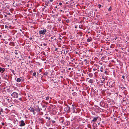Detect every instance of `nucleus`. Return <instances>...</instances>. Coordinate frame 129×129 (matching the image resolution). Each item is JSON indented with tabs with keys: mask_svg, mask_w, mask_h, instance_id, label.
Here are the masks:
<instances>
[{
	"mask_svg": "<svg viewBox=\"0 0 129 129\" xmlns=\"http://www.w3.org/2000/svg\"><path fill=\"white\" fill-rule=\"evenodd\" d=\"M51 87L54 88L57 85V82L54 81L53 79L51 80Z\"/></svg>",
	"mask_w": 129,
	"mask_h": 129,
	"instance_id": "nucleus-1",
	"label": "nucleus"
},
{
	"mask_svg": "<svg viewBox=\"0 0 129 129\" xmlns=\"http://www.w3.org/2000/svg\"><path fill=\"white\" fill-rule=\"evenodd\" d=\"M46 29H45L43 30H40L39 31V34L41 36L44 35L46 32Z\"/></svg>",
	"mask_w": 129,
	"mask_h": 129,
	"instance_id": "nucleus-2",
	"label": "nucleus"
},
{
	"mask_svg": "<svg viewBox=\"0 0 129 129\" xmlns=\"http://www.w3.org/2000/svg\"><path fill=\"white\" fill-rule=\"evenodd\" d=\"M11 95L13 98H18V93L15 92L12 93Z\"/></svg>",
	"mask_w": 129,
	"mask_h": 129,
	"instance_id": "nucleus-3",
	"label": "nucleus"
},
{
	"mask_svg": "<svg viewBox=\"0 0 129 129\" xmlns=\"http://www.w3.org/2000/svg\"><path fill=\"white\" fill-rule=\"evenodd\" d=\"M70 107L69 106H67L66 107H65L64 109V111L68 113H69L70 112Z\"/></svg>",
	"mask_w": 129,
	"mask_h": 129,
	"instance_id": "nucleus-4",
	"label": "nucleus"
},
{
	"mask_svg": "<svg viewBox=\"0 0 129 129\" xmlns=\"http://www.w3.org/2000/svg\"><path fill=\"white\" fill-rule=\"evenodd\" d=\"M34 109L35 111H36L38 113H39L40 112L39 107L38 105L35 106Z\"/></svg>",
	"mask_w": 129,
	"mask_h": 129,
	"instance_id": "nucleus-5",
	"label": "nucleus"
},
{
	"mask_svg": "<svg viewBox=\"0 0 129 129\" xmlns=\"http://www.w3.org/2000/svg\"><path fill=\"white\" fill-rule=\"evenodd\" d=\"M20 126H23L25 125V123H24V121L23 120L20 121Z\"/></svg>",
	"mask_w": 129,
	"mask_h": 129,
	"instance_id": "nucleus-6",
	"label": "nucleus"
},
{
	"mask_svg": "<svg viewBox=\"0 0 129 129\" xmlns=\"http://www.w3.org/2000/svg\"><path fill=\"white\" fill-rule=\"evenodd\" d=\"M42 124H43L44 123V120L43 118H39L38 120Z\"/></svg>",
	"mask_w": 129,
	"mask_h": 129,
	"instance_id": "nucleus-7",
	"label": "nucleus"
},
{
	"mask_svg": "<svg viewBox=\"0 0 129 129\" xmlns=\"http://www.w3.org/2000/svg\"><path fill=\"white\" fill-rule=\"evenodd\" d=\"M30 112H31L33 113V114L34 115L35 114V112L34 109L33 107H30Z\"/></svg>",
	"mask_w": 129,
	"mask_h": 129,
	"instance_id": "nucleus-8",
	"label": "nucleus"
},
{
	"mask_svg": "<svg viewBox=\"0 0 129 129\" xmlns=\"http://www.w3.org/2000/svg\"><path fill=\"white\" fill-rule=\"evenodd\" d=\"M105 70V68H104L103 66H102L100 68V71L101 72H103Z\"/></svg>",
	"mask_w": 129,
	"mask_h": 129,
	"instance_id": "nucleus-9",
	"label": "nucleus"
},
{
	"mask_svg": "<svg viewBox=\"0 0 129 129\" xmlns=\"http://www.w3.org/2000/svg\"><path fill=\"white\" fill-rule=\"evenodd\" d=\"M99 117H94L93 119L92 120V121L91 122V123H92V122H95L98 119V118Z\"/></svg>",
	"mask_w": 129,
	"mask_h": 129,
	"instance_id": "nucleus-10",
	"label": "nucleus"
},
{
	"mask_svg": "<svg viewBox=\"0 0 129 129\" xmlns=\"http://www.w3.org/2000/svg\"><path fill=\"white\" fill-rule=\"evenodd\" d=\"M45 5L46 6H48L49 5V1H45Z\"/></svg>",
	"mask_w": 129,
	"mask_h": 129,
	"instance_id": "nucleus-11",
	"label": "nucleus"
},
{
	"mask_svg": "<svg viewBox=\"0 0 129 129\" xmlns=\"http://www.w3.org/2000/svg\"><path fill=\"white\" fill-rule=\"evenodd\" d=\"M5 70V69L4 68H2L0 67V73H3Z\"/></svg>",
	"mask_w": 129,
	"mask_h": 129,
	"instance_id": "nucleus-12",
	"label": "nucleus"
},
{
	"mask_svg": "<svg viewBox=\"0 0 129 129\" xmlns=\"http://www.w3.org/2000/svg\"><path fill=\"white\" fill-rule=\"evenodd\" d=\"M64 119L63 118H61L59 119V121L60 122L62 123L64 122Z\"/></svg>",
	"mask_w": 129,
	"mask_h": 129,
	"instance_id": "nucleus-13",
	"label": "nucleus"
},
{
	"mask_svg": "<svg viewBox=\"0 0 129 129\" xmlns=\"http://www.w3.org/2000/svg\"><path fill=\"white\" fill-rule=\"evenodd\" d=\"M21 81V79L19 78H18L17 79L16 81L18 82H19Z\"/></svg>",
	"mask_w": 129,
	"mask_h": 129,
	"instance_id": "nucleus-14",
	"label": "nucleus"
},
{
	"mask_svg": "<svg viewBox=\"0 0 129 129\" xmlns=\"http://www.w3.org/2000/svg\"><path fill=\"white\" fill-rule=\"evenodd\" d=\"M88 75L90 77H92L93 76V74L92 73H90L88 74Z\"/></svg>",
	"mask_w": 129,
	"mask_h": 129,
	"instance_id": "nucleus-15",
	"label": "nucleus"
},
{
	"mask_svg": "<svg viewBox=\"0 0 129 129\" xmlns=\"http://www.w3.org/2000/svg\"><path fill=\"white\" fill-rule=\"evenodd\" d=\"M48 74V72H46L43 74V75L45 76H47Z\"/></svg>",
	"mask_w": 129,
	"mask_h": 129,
	"instance_id": "nucleus-16",
	"label": "nucleus"
},
{
	"mask_svg": "<svg viewBox=\"0 0 129 129\" xmlns=\"http://www.w3.org/2000/svg\"><path fill=\"white\" fill-rule=\"evenodd\" d=\"M126 99L125 98H123V99L122 100V102L123 103L124 102L126 101Z\"/></svg>",
	"mask_w": 129,
	"mask_h": 129,
	"instance_id": "nucleus-17",
	"label": "nucleus"
},
{
	"mask_svg": "<svg viewBox=\"0 0 129 129\" xmlns=\"http://www.w3.org/2000/svg\"><path fill=\"white\" fill-rule=\"evenodd\" d=\"M92 40V39H87V42H91V41Z\"/></svg>",
	"mask_w": 129,
	"mask_h": 129,
	"instance_id": "nucleus-18",
	"label": "nucleus"
},
{
	"mask_svg": "<svg viewBox=\"0 0 129 129\" xmlns=\"http://www.w3.org/2000/svg\"><path fill=\"white\" fill-rule=\"evenodd\" d=\"M93 82V80L92 79H90L88 81V82L91 83H92Z\"/></svg>",
	"mask_w": 129,
	"mask_h": 129,
	"instance_id": "nucleus-19",
	"label": "nucleus"
},
{
	"mask_svg": "<svg viewBox=\"0 0 129 129\" xmlns=\"http://www.w3.org/2000/svg\"><path fill=\"white\" fill-rule=\"evenodd\" d=\"M14 102L16 103H18V101L16 99H15L14 100Z\"/></svg>",
	"mask_w": 129,
	"mask_h": 129,
	"instance_id": "nucleus-20",
	"label": "nucleus"
},
{
	"mask_svg": "<svg viewBox=\"0 0 129 129\" xmlns=\"http://www.w3.org/2000/svg\"><path fill=\"white\" fill-rule=\"evenodd\" d=\"M103 72L104 74H105L106 75L108 74L107 72L105 70H104V71Z\"/></svg>",
	"mask_w": 129,
	"mask_h": 129,
	"instance_id": "nucleus-21",
	"label": "nucleus"
},
{
	"mask_svg": "<svg viewBox=\"0 0 129 129\" xmlns=\"http://www.w3.org/2000/svg\"><path fill=\"white\" fill-rule=\"evenodd\" d=\"M5 78L7 80L8 79L9 77H8L7 75H6L5 77Z\"/></svg>",
	"mask_w": 129,
	"mask_h": 129,
	"instance_id": "nucleus-22",
	"label": "nucleus"
},
{
	"mask_svg": "<svg viewBox=\"0 0 129 129\" xmlns=\"http://www.w3.org/2000/svg\"><path fill=\"white\" fill-rule=\"evenodd\" d=\"M102 78L103 79V80L102 81V82H101L102 83H104V81L105 80V78H104L103 77H102Z\"/></svg>",
	"mask_w": 129,
	"mask_h": 129,
	"instance_id": "nucleus-23",
	"label": "nucleus"
},
{
	"mask_svg": "<svg viewBox=\"0 0 129 129\" xmlns=\"http://www.w3.org/2000/svg\"><path fill=\"white\" fill-rule=\"evenodd\" d=\"M60 62L64 64V63L65 61L63 60H61L60 61Z\"/></svg>",
	"mask_w": 129,
	"mask_h": 129,
	"instance_id": "nucleus-24",
	"label": "nucleus"
},
{
	"mask_svg": "<svg viewBox=\"0 0 129 129\" xmlns=\"http://www.w3.org/2000/svg\"><path fill=\"white\" fill-rule=\"evenodd\" d=\"M76 109V107H73V112H75V109Z\"/></svg>",
	"mask_w": 129,
	"mask_h": 129,
	"instance_id": "nucleus-25",
	"label": "nucleus"
},
{
	"mask_svg": "<svg viewBox=\"0 0 129 129\" xmlns=\"http://www.w3.org/2000/svg\"><path fill=\"white\" fill-rule=\"evenodd\" d=\"M49 97L48 96H47L46 98V100L47 101H48L49 100Z\"/></svg>",
	"mask_w": 129,
	"mask_h": 129,
	"instance_id": "nucleus-26",
	"label": "nucleus"
},
{
	"mask_svg": "<svg viewBox=\"0 0 129 129\" xmlns=\"http://www.w3.org/2000/svg\"><path fill=\"white\" fill-rule=\"evenodd\" d=\"M6 14L7 15H11V14H10V13H9V12H6Z\"/></svg>",
	"mask_w": 129,
	"mask_h": 129,
	"instance_id": "nucleus-27",
	"label": "nucleus"
},
{
	"mask_svg": "<svg viewBox=\"0 0 129 129\" xmlns=\"http://www.w3.org/2000/svg\"><path fill=\"white\" fill-rule=\"evenodd\" d=\"M1 113H3V109L1 108L0 109Z\"/></svg>",
	"mask_w": 129,
	"mask_h": 129,
	"instance_id": "nucleus-28",
	"label": "nucleus"
},
{
	"mask_svg": "<svg viewBox=\"0 0 129 129\" xmlns=\"http://www.w3.org/2000/svg\"><path fill=\"white\" fill-rule=\"evenodd\" d=\"M66 22L67 23H68L70 22V20L69 19H67L66 21Z\"/></svg>",
	"mask_w": 129,
	"mask_h": 129,
	"instance_id": "nucleus-29",
	"label": "nucleus"
},
{
	"mask_svg": "<svg viewBox=\"0 0 129 129\" xmlns=\"http://www.w3.org/2000/svg\"><path fill=\"white\" fill-rule=\"evenodd\" d=\"M112 9V8L111 7H110L109 8L108 10L109 11H111Z\"/></svg>",
	"mask_w": 129,
	"mask_h": 129,
	"instance_id": "nucleus-30",
	"label": "nucleus"
},
{
	"mask_svg": "<svg viewBox=\"0 0 129 129\" xmlns=\"http://www.w3.org/2000/svg\"><path fill=\"white\" fill-rule=\"evenodd\" d=\"M18 53H20V52L19 51H18ZM14 53H15V54L16 55H17L18 54V52H14Z\"/></svg>",
	"mask_w": 129,
	"mask_h": 129,
	"instance_id": "nucleus-31",
	"label": "nucleus"
},
{
	"mask_svg": "<svg viewBox=\"0 0 129 129\" xmlns=\"http://www.w3.org/2000/svg\"><path fill=\"white\" fill-rule=\"evenodd\" d=\"M76 92H74L73 93V95L76 96Z\"/></svg>",
	"mask_w": 129,
	"mask_h": 129,
	"instance_id": "nucleus-32",
	"label": "nucleus"
},
{
	"mask_svg": "<svg viewBox=\"0 0 129 129\" xmlns=\"http://www.w3.org/2000/svg\"><path fill=\"white\" fill-rule=\"evenodd\" d=\"M51 119L50 117H49L48 118V121L49 122H50L51 121Z\"/></svg>",
	"mask_w": 129,
	"mask_h": 129,
	"instance_id": "nucleus-33",
	"label": "nucleus"
},
{
	"mask_svg": "<svg viewBox=\"0 0 129 129\" xmlns=\"http://www.w3.org/2000/svg\"><path fill=\"white\" fill-rule=\"evenodd\" d=\"M36 75V73L35 72H34L33 74V76H35Z\"/></svg>",
	"mask_w": 129,
	"mask_h": 129,
	"instance_id": "nucleus-34",
	"label": "nucleus"
},
{
	"mask_svg": "<svg viewBox=\"0 0 129 129\" xmlns=\"http://www.w3.org/2000/svg\"><path fill=\"white\" fill-rule=\"evenodd\" d=\"M51 121H52V122L53 123H54L56 122V121H55L53 120H51Z\"/></svg>",
	"mask_w": 129,
	"mask_h": 129,
	"instance_id": "nucleus-35",
	"label": "nucleus"
},
{
	"mask_svg": "<svg viewBox=\"0 0 129 129\" xmlns=\"http://www.w3.org/2000/svg\"><path fill=\"white\" fill-rule=\"evenodd\" d=\"M79 36H80L81 37V36H82V35H83V34L82 33H80V34H79Z\"/></svg>",
	"mask_w": 129,
	"mask_h": 129,
	"instance_id": "nucleus-36",
	"label": "nucleus"
},
{
	"mask_svg": "<svg viewBox=\"0 0 129 129\" xmlns=\"http://www.w3.org/2000/svg\"><path fill=\"white\" fill-rule=\"evenodd\" d=\"M82 26V25H80L79 26V27L80 28H81Z\"/></svg>",
	"mask_w": 129,
	"mask_h": 129,
	"instance_id": "nucleus-37",
	"label": "nucleus"
},
{
	"mask_svg": "<svg viewBox=\"0 0 129 129\" xmlns=\"http://www.w3.org/2000/svg\"><path fill=\"white\" fill-rule=\"evenodd\" d=\"M121 89L123 90L125 89L126 88L125 87H121Z\"/></svg>",
	"mask_w": 129,
	"mask_h": 129,
	"instance_id": "nucleus-38",
	"label": "nucleus"
},
{
	"mask_svg": "<svg viewBox=\"0 0 129 129\" xmlns=\"http://www.w3.org/2000/svg\"><path fill=\"white\" fill-rule=\"evenodd\" d=\"M11 71H12V73L14 75H15V74L14 73V71L13 70H12Z\"/></svg>",
	"mask_w": 129,
	"mask_h": 129,
	"instance_id": "nucleus-39",
	"label": "nucleus"
},
{
	"mask_svg": "<svg viewBox=\"0 0 129 129\" xmlns=\"http://www.w3.org/2000/svg\"><path fill=\"white\" fill-rule=\"evenodd\" d=\"M98 68H97V69L94 68L93 69V71H96V70H97V69H98Z\"/></svg>",
	"mask_w": 129,
	"mask_h": 129,
	"instance_id": "nucleus-40",
	"label": "nucleus"
},
{
	"mask_svg": "<svg viewBox=\"0 0 129 129\" xmlns=\"http://www.w3.org/2000/svg\"><path fill=\"white\" fill-rule=\"evenodd\" d=\"M46 105H43V106L42 108H45V107H46Z\"/></svg>",
	"mask_w": 129,
	"mask_h": 129,
	"instance_id": "nucleus-41",
	"label": "nucleus"
},
{
	"mask_svg": "<svg viewBox=\"0 0 129 129\" xmlns=\"http://www.w3.org/2000/svg\"><path fill=\"white\" fill-rule=\"evenodd\" d=\"M61 19L59 18H58V21L59 22L61 20Z\"/></svg>",
	"mask_w": 129,
	"mask_h": 129,
	"instance_id": "nucleus-42",
	"label": "nucleus"
},
{
	"mask_svg": "<svg viewBox=\"0 0 129 129\" xmlns=\"http://www.w3.org/2000/svg\"><path fill=\"white\" fill-rule=\"evenodd\" d=\"M98 6H99V9L100 8H101V5H100V4H99L98 5Z\"/></svg>",
	"mask_w": 129,
	"mask_h": 129,
	"instance_id": "nucleus-43",
	"label": "nucleus"
},
{
	"mask_svg": "<svg viewBox=\"0 0 129 129\" xmlns=\"http://www.w3.org/2000/svg\"><path fill=\"white\" fill-rule=\"evenodd\" d=\"M42 109H43V110L44 111H45L46 109V108L45 107V108H43Z\"/></svg>",
	"mask_w": 129,
	"mask_h": 129,
	"instance_id": "nucleus-44",
	"label": "nucleus"
},
{
	"mask_svg": "<svg viewBox=\"0 0 129 129\" xmlns=\"http://www.w3.org/2000/svg\"><path fill=\"white\" fill-rule=\"evenodd\" d=\"M43 44V45L44 46H46L47 45V44H46L45 43Z\"/></svg>",
	"mask_w": 129,
	"mask_h": 129,
	"instance_id": "nucleus-45",
	"label": "nucleus"
},
{
	"mask_svg": "<svg viewBox=\"0 0 129 129\" xmlns=\"http://www.w3.org/2000/svg\"><path fill=\"white\" fill-rule=\"evenodd\" d=\"M87 60L86 59H85L84 60V61L87 62Z\"/></svg>",
	"mask_w": 129,
	"mask_h": 129,
	"instance_id": "nucleus-46",
	"label": "nucleus"
},
{
	"mask_svg": "<svg viewBox=\"0 0 129 129\" xmlns=\"http://www.w3.org/2000/svg\"><path fill=\"white\" fill-rule=\"evenodd\" d=\"M62 3H59V5H60V6H61L62 5Z\"/></svg>",
	"mask_w": 129,
	"mask_h": 129,
	"instance_id": "nucleus-47",
	"label": "nucleus"
},
{
	"mask_svg": "<svg viewBox=\"0 0 129 129\" xmlns=\"http://www.w3.org/2000/svg\"><path fill=\"white\" fill-rule=\"evenodd\" d=\"M122 77L124 79V78H125V76H124V75H123L122 76Z\"/></svg>",
	"mask_w": 129,
	"mask_h": 129,
	"instance_id": "nucleus-48",
	"label": "nucleus"
},
{
	"mask_svg": "<svg viewBox=\"0 0 129 129\" xmlns=\"http://www.w3.org/2000/svg\"><path fill=\"white\" fill-rule=\"evenodd\" d=\"M19 100L21 101H22V98H20L19 99Z\"/></svg>",
	"mask_w": 129,
	"mask_h": 129,
	"instance_id": "nucleus-49",
	"label": "nucleus"
},
{
	"mask_svg": "<svg viewBox=\"0 0 129 129\" xmlns=\"http://www.w3.org/2000/svg\"><path fill=\"white\" fill-rule=\"evenodd\" d=\"M5 28H6L8 27V26L6 25H5Z\"/></svg>",
	"mask_w": 129,
	"mask_h": 129,
	"instance_id": "nucleus-50",
	"label": "nucleus"
},
{
	"mask_svg": "<svg viewBox=\"0 0 129 129\" xmlns=\"http://www.w3.org/2000/svg\"><path fill=\"white\" fill-rule=\"evenodd\" d=\"M29 39H30V40H31L32 39V38L31 37L29 38Z\"/></svg>",
	"mask_w": 129,
	"mask_h": 129,
	"instance_id": "nucleus-51",
	"label": "nucleus"
},
{
	"mask_svg": "<svg viewBox=\"0 0 129 129\" xmlns=\"http://www.w3.org/2000/svg\"><path fill=\"white\" fill-rule=\"evenodd\" d=\"M39 109L40 110V111L42 110V109L41 108H39Z\"/></svg>",
	"mask_w": 129,
	"mask_h": 129,
	"instance_id": "nucleus-52",
	"label": "nucleus"
},
{
	"mask_svg": "<svg viewBox=\"0 0 129 129\" xmlns=\"http://www.w3.org/2000/svg\"><path fill=\"white\" fill-rule=\"evenodd\" d=\"M58 49L57 48H56L55 49V51H57Z\"/></svg>",
	"mask_w": 129,
	"mask_h": 129,
	"instance_id": "nucleus-53",
	"label": "nucleus"
},
{
	"mask_svg": "<svg viewBox=\"0 0 129 129\" xmlns=\"http://www.w3.org/2000/svg\"><path fill=\"white\" fill-rule=\"evenodd\" d=\"M49 1L51 2H52L53 1V0H49Z\"/></svg>",
	"mask_w": 129,
	"mask_h": 129,
	"instance_id": "nucleus-54",
	"label": "nucleus"
},
{
	"mask_svg": "<svg viewBox=\"0 0 129 129\" xmlns=\"http://www.w3.org/2000/svg\"><path fill=\"white\" fill-rule=\"evenodd\" d=\"M39 45L40 46H42V44H40Z\"/></svg>",
	"mask_w": 129,
	"mask_h": 129,
	"instance_id": "nucleus-55",
	"label": "nucleus"
},
{
	"mask_svg": "<svg viewBox=\"0 0 129 129\" xmlns=\"http://www.w3.org/2000/svg\"><path fill=\"white\" fill-rule=\"evenodd\" d=\"M45 118L46 119H48L49 117L47 116Z\"/></svg>",
	"mask_w": 129,
	"mask_h": 129,
	"instance_id": "nucleus-56",
	"label": "nucleus"
},
{
	"mask_svg": "<svg viewBox=\"0 0 129 129\" xmlns=\"http://www.w3.org/2000/svg\"><path fill=\"white\" fill-rule=\"evenodd\" d=\"M40 102V101L39 100L37 101V102H38V103H39Z\"/></svg>",
	"mask_w": 129,
	"mask_h": 129,
	"instance_id": "nucleus-57",
	"label": "nucleus"
},
{
	"mask_svg": "<svg viewBox=\"0 0 129 129\" xmlns=\"http://www.w3.org/2000/svg\"><path fill=\"white\" fill-rule=\"evenodd\" d=\"M54 37L52 36V37H51V39H54Z\"/></svg>",
	"mask_w": 129,
	"mask_h": 129,
	"instance_id": "nucleus-58",
	"label": "nucleus"
},
{
	"mask_svg": "<svg viewBox=\"0 0 129 129\" xmlns=\"http://www.w3.org/2000/svg\"><path fill=\"white\" fill-rule=\"evenodd\" d=\"M2 125H4V123H2Z\"/></svg>",
	"mask_w": 129,
	"mask_h": 129,
	"instance_id": "nucleus-59",
	"label": "nucleus"
},
{
	"mask_svg": "<svg viewBox=\"0 0 129 129\" xmlns=\"http://www.w3.org/2000/svg\"><path fill=\"white\" fill-rule=\"evenodd\" d=\"M46 6H44V9L45 8H46Z\"/></svg>",
	"mask_w": 129,
	"mask_h": 129,
	"instance_id": "nucleus-60",
	"label": "nucleus"
},
{
	"mask_svg": "<svg viewBox=\"0 0 129 129\" xmlns=\"http://www.w3.org/2000/svg\"><path fill=\"white\" fill-rule=\"evenodd\" d=\"M30 73H32L33 72V71L32 70L31 71H30Z\"/></svg>",
	"mask_w": 129,
	"mask_h": 129,
	"instance_id": "nucleus-61",
	"label": "nucleus"
},
{
	"mask_svg": "<svg viewBox=\"0 0 129 129\" xmlns=\"http://www.w3.org/2000/svg\"><path fill=\"white\" fill-rule=\"evenodd\" d=\"M66 4H68V2H66Z\"/></svg>",
	"mask_w": 129,
	"mask_h": 129,
	"instance_id": "nucleus-62",
	"label": "nucleus"
},
{
	"mask_svg": "<svg viewBox=\"0 0 129 129\" xmlns=\"http://www.w3.org/2000/svg\"><path fill=\"white\" fill-rule=\"evenodd\" d=\"M21 80L22 82H23L24 81V79H22V80Z\"/></svg>",
	"mask_w": 129,
	"mask_h": 129,
	"instance_id": "nucleus-63",
	"label": "nucleus"
},
{
	"mask_svg": "<svg viewBox=\"0 0 129 129\" xmlns=\"http://www.w3.org/2000/svg\"><path fill=\"white\" fill-rule=\"evenodd\" d=\"M71 69V68H69V69H68V70H70Z\"/></svg>",
	"mask_w": 129,
	"mask_h": 129,
	"instance_id": "nucleus-64",
	"label": "nucleus"
}]
</instances>
